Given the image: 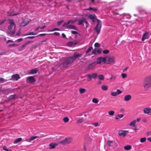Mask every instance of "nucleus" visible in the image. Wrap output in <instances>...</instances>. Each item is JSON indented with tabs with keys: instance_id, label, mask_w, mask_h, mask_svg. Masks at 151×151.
Wrapping results in <instances>:
<instances>
[{
	"instance_id": "1",
	"label": "nucleus",
	"mask_w": 151,
	"mask_h": 151,
	"mask_svg": "<svg viewBox=\"0 0 151 151\" xmlns=\"http://www.w3.org/2000/svg\"><path fill=\"white\" fill-rule=\"evenodd\" d=\"M10 25L8 27V30L7 34H9L10 36L13 37L15 32V25L13 20H10Z\"/></svg>"
},
{
	"instance_id": "2",
	"label": "nucleus",
	"mask_w": 151,
	"mask_h": 151,
	"mask_svg": "<svg viewBox=\"0 0 151 151\" xmlns=\"http://www.w3.org/2000/svg\"><path fill=\"white\" fill-rule=\"evenodd\" d=\"M144 88L147 90L151 87V76L146 78L144 82Z\"/></svg>"
},
{
	"instance_id": "3",
	"label": "nucleus",
	"mask_w": 151,
	"mask_h": 151,
	"mask_svg": "<svg viewBox=\"0 0 151 151\" xmlns=\"http://www.w3.org/2000/svg\"><path fill=\"white\" fill-rule=\"evenodd\" d=\"M74 61L73 58L72 57H69L65 60L61 65L64 68H67L68 65L71 64Z\"/></svg>"
},
{
	"instance_id": "4",
	"label": "nucleus",
	"mask_w": 151,
	"mask_h": 151,
	"mask_svg": "<svg viewBox=\"0 0 151 151\" xmlns=\"http://www.w3.org/2000/svg\"><path fill=\"white\" fill-rule=\"evenodd\" d=\"M72 142L71 138H66L63 140L60 141L58 142V144H62V145H65L69 144Z\"/></svg>"
},
{
	"instance_id": "5",
	"label": "nucleus",
	"mask_w": 151,
	"mask_h": 151,
	"mask_svg": "<svg viewBox=\"0 0 151 151\" xmlns=\"http://www.w3.org/2000/svg\"><path fill=\"white\" fill-rule=\"evenodd\" d=\"M101 26V21L100 20L98 19L97 24L96 27L94 28V29L97 32L98 34H99L100 32Z\"/></svg>"
},
{
	"instance_id": "6",
	"label": "nucleus",
	"mask_w": 151,
	"mask_h": 151,
	"mask_svg": "<svg viewBox=\"0 0 151 151\" xmlns=\"http://www.w3.org/2000/svg\"><path fill=\"white\" fill-rule=\"evenodd\" d=\"M107 64H114L115 63V58L114 57H110L106 58Z\"/></svg>"
},
{
	"instance_id": "7",
	"label": "nucleus",
	"mask_w": 151,
	"mask_h": 151,
	"mask_svg": "<svg viewBox=\"0 0 151 151\" xmlns=\"http://www.w3.org/2000/svg\"><path fill=\"white\" fill-rule=\"evenodd\" d=\"M45 136L42 135H41L38 136H32V137H30V138L29 139H26L25 141H26L28 142H31V141L34 140V139H36V138H40L43 137Z\"/></svg>"
},
{
	"instance_id": "8",
	"label": "nucleus",
	"mask_w": 151,
	"mask_h": 151,
	"mask_svg": "<svg viewBox=\"0 0 151 151\" xmlns=\"http://www.w3.org/2000/svg\"><path fill=\"white\" fill-rule=\"evenodd\" d=\"M106 60V58L100 57L98 58L96 60V63L98 64H100L102 62H104Z\"/></svg>"
},
{
	"instance_id": "9",
	"label": "nucleus",
	"mask_w": 151,
	"mask_h": 151,
	"mask_svg": "<svg viewBox=\"0 0 151 151\" xmlns=\"http://www.w3.org/2000/svg\"><path fill=\"white\" fill-rule=\"evenodd\" d=\"M27 82L28 83H32L35 81V80L32 76L28 77L27 78Z\"/></svg>"
},
{
	"instance_id": "10",
	"label": "nucleus",
	"mask_w": 151,
	"mask_h": 151,
	"mask_svg": "<svg viewBox=\"0 0 151 151\" xmlns=\"http://www.w3.org/2000/svg\"><path fill=\"white\" fill-rule=\"evenodd\" d=\"M128 133V131L121 130L119 132L118 134L119 136H122L124 137L127 135Z\"/></svg>"
},
{
	"instance_id": "11",
	"label": "nucleus",
	"mask_w": 151,
	"mask_h": 151,
	"mask_svg": "<svg viewBox=\"0 0 151 151\" xmlns=\"http://www.w3.org/2000/svg\"><path fill=\"white\" fill-rule=\"evenodd\" d=\"M122 92V91L119 89H117L115 92H112L111 93V95L113 96H116Z\"/></svg>"
},
{
	"instance_id": "12",
	"label": "nucleus",
	"mask_w": 151,
	"mask_h": 151,
	"mask_svg": "<svg viewBox=\"0 0 151 151\" xmlns=\"http://www.w3.org/2000/svg\"><path fill=\"white\" fill-rule=\"evenodd\" d=\"M63 27H65L66 28L70 29H73L75 30H77V27L74 25L69 24L65 25V26L63 25Z\"/></svg>"
},
{
	"instance_id": "13",
	"label": "nucleus",
	"mask_w": 151,
	"mask_h": 151,
	"mask_svg": "<svg viewBox=\"0 0 151 151\" xmlns=\"http://www.w3.org/2000/svg\"><path fill=\"white\" fill-rule=\"evenodd\" d=\"M149 38V36L148 33L147 32H146L143 34L142 40V41H144L145 40L148 39Z\"/></svg>"
},
{
	"instance_id": "14",
	"label": "nucleus",
	"mask_w": 151,
	"mask_h": 151,
	"mask_svg": "<svg viewBox=\"0 0 151 151\" xmlns=\"http://www.w3.org/2000/svg\"><path fill=\"white\" fill-rule=\"evenodd\" d=\"M59 144H58V142L57 143L52 142L50 143L49 145L50 147L49 149H54L55 148V147L57 146Z\"/></svg>"
},
{
	"instance_id": "15",
	"label": "nucleus",
	"mask_w": 151,
	"mask_h": 151,
	"mask_svg": "<svg viewBox=\"0 0 151 151\" xmlns=\"http://www.w3.org/2000/svg\"><path fill=\"white\" fill-rule=\"evenodd\" d=\"M77 44V42L75 41H70L68 42L67 44V45L69 47H73Z\"/></svg>"
},
{
	"instance_id": "16",
	"label": "nucleus",
	"mask_w": 151,
	"mask_h": 151,
	"mask_svg": "<svg viewBox=\"0 0 151 151\" xmlns=\"http://www.w3.org/2000/svg\"><path fill=\"white\" fill-rule=\"evenodd\" d=\"M81 54L74 53L73 56L71 57L73 58L74 61L76 59L81 57Z\"/></svg>"
},
{
	"instance_id": "17",
	"label": "nucleus",
	"mask_w": 151,
	"mask_h": 151,
	"mask_svg": "<svg viewBox=\"0 0 151 151\" xmlns=\"http://www.w3.org/2000/svg\"><path fill=\"white\" fill-rule=\"evenodd\" d=\"M96 64L95 63L89 64L88 65V69H91L93 68L96 65Z\"/></svg>"
},
{
	"instance_id": "18",
	"label": "nucleus",
	"mask_w": 151,
	"mask_h": 151,
	"mask_svg": "<svg viewBox=\"0 0 151 151\" xmlns=\"http://www.w3.org/2000/svg\"><path fill=\"white\" fill-rule=\"evenodd\" d=\"M131 97L130 95H127L124 96V100L125 101H128L131 99Z\"/></svg>"
},
{
	"instance_id": "19",
	"label": "nucleus",
	"mask_w": 151,
	"mask_h": 151,
	"mask_svg": "<svg viewBox=\"0 0 151 151\" xmlns=\"http://www.w3.org/2000/svg\"><path fill=\"white\" fill-rule=\"evenodd\" d=\"M38 70L37 68H34L32 69L29 72V74H35L37 73Z\"/></svg>"
},
{
	"instance_id": "20",
	"label": "nucleus",
	"mask_w": 151,
	"mask_h": 151,
	"mask_svg": "<svg viewBox=\"0 0 151 151\" xmlns=\"http://www.w3.org/2000/svg\"><path fill=\"white\" fill-rule=\"evenodd\" d=\"M76 21V20L73 21L72 20H70L68 21L67 23L65 22L63 24V26H65L66 25H68L70 24H73Z\"/></svg>"
},
{
	"instance_id": "21",
	"label": "nucleus",
	"mask_w": 151,
	"mask_h": 151,
	"mask_svg": "<svg viewBox=\"0 0 151 151\" xmlns=\"http://www.w3.org/2000/svg\"><path fill=\"white\" fill-rule=\"evenodd\" d=\"M12 78L16 81H17L20 78L18 74H14L12 76Z\"/></svg>"
},
{
	"instance_id": "22",
	"label": "nucleus",
	"mask_w": 151,
	"mask_h": 151,
	"mask_svg": "<svg viewBox=\"0 0 151 151\" xmlns=\"http://www.w3.org/2000/svg\"><path fill=\"white\" fill-rule=\"evenodd\" d=\"M29 21H26L25 20L23 21L21 23L20 26L24 27L28 24Z\"/></svg>"
},
{
	"instance_id": "23",
	"label": "nucleus",
	"mask_w": 151,
	"mask_h": 151,
	"mask_svg": "<svg viewBox=\"0 0 151 151\" xmlns=\"http://www.w3.org/2000/svg\"><path fill=\"white\" fill-rule=\"evenodd\" d=\"M16 96L15 94L11 95L8 97V99L9 101L15 100L16 99Z\"/></svg>"
},
{
	"instance_id": "24",
	"label": "nucleus",
	"mask_w": 151,
	"mask_h": 151,
	"mask_svg": "<svg viewBox=\"0 0 151 151\" xmlns=\"http://www.w3.org/2000/svg\"><path fill=\"white\" fill-rule=\"evenodd\" d=\"M85 18H83L81 19H80L78 21V25H82L83 24V23L85 22Z\"/></svg>"
},
{
	"instance_id": "25",
	"label": "nucleus",
	"mask_w": 151,
	"mask_h": 151,
	"mask_svg": "<svg viewBox=\"0 0 151 151\" xmlns=\"http://www.w3.org/2000/svg\"><path fill=\"white\" fill-rule=\"evenodd\" d=\"M26 46L24 44L21 46L19 47L18 49V50L19 51H21L23 50L25 48Z\"/></svg>"
},
{
	"instance_id": "26",
	"label": "nucleus",
	"mask_w": 151,
	"mask_h": 151,
	"mask_svg": "<svg viewBox=\"0 0 151 151\" xmlns=\"http://www.w3.org/2000/svg\"><path fill=\"white\" fill-rule=\"evenodd\" d=\"M151 109L149 108H146L144 109V112L145 114H148L150 113Z\"/></svg>"
},
{
	"instance_id": "27",
	"label": "nucleus",
	"mask_w": 151,
	"mask_h": 151,
	"mask_svg": "<svg viewBox=\"0 0 151 151\" xmlns=\"http://www.w3.org/2000/svg\"><path fill=\"white\" fill-rule=\"evenodd\" d=\"M22 140L21 138H19L16 139L13 142V143L16 144L21 142Z\"/></svg>"
},
{
	"instance_id": "28",
	"label": "nucleus",
	"mask_w": 151,
	"mask_h": 151,
	"mask_svg": "<svg viewBox=\"0 0 151 151\" xmlns=\"http://www.w3.org/2000/svg\"><path fill=\"white\" fill-rule=\"evenodd\" d=\"M124 116V115L122 114H118L116 116L115 118L116 119H119L121 118Z\"/></svg>"
},
{
	"instance_id": "29",
	"label": "nucleus",
	"mask_w": 151,
	"mask_h": 151,
	"mask_svg": "<svg viewBox=\"0 0 151 151\" xmlns=\"http://www.w3.org/2000/svg\"><path fill=\"white\" fill-rule=\"evenodd\" d=\"M136 123V120H134L133 121L131 122L129 124L130 126H133V127H135V124Z\"/></svg>"
},
{
	"instance_id": "30",
	"label": "nucleus",
	"mask_w": 151,
	"mask_h": 151,
	"mask_svg": "<svg viewBox=\"0 0 151 151\" xmlns=\"http://www.w3.org/2000/svg\"><path fill=\"white\" fill-rule=\"evenodd\" d=\"M124 149L125 150H129L131 149V146L129 145L125 146L124 147Z\"/></svg>"
},
{
	"instance_id": "31",
	"label": "nucleus",
	"mask_w": 151,
	"mask_h": 151,
	"mask_svg": "<svg viewBox=\"0 0 151 151\" xmlns=\"http://www.w3.org/2000/svg\"><path fill=\"white\" fill-rule=\"evenodd\" d=\"M37 34L36 33H34L33 32H30L28 33L25 34H24L23 36H27L28 35H35Z\"/></svg>"
},
{
	"instance_id": "32",
	"label": "nucleus",
	"mask_w": 151,
	"mask_h": 151,
	"mask_svg": "<svg viewBox=\"0 0 151 151\" xmlns=\"http://www.w3.org/2000/svg\"><path fill=\"white\" fill-rule=\"evenodd\" d=\"M88 18L91 20L92 22H93L95 21L94 18V17L92 15H90L88 17Z\"/></svg>"
},
{
	"instance_id": "33",
	"label": "nucleus",
	"mask_w": 151,
	"mask_h": 151,
	"mask_svg": "<svg viewBox=\"0 0 151 151\" xmlns=\"http://www.w3.org/2000/svg\"><path fill=\"white\" fill-rule=\"evenodd\" d=\"M86 91V89L81 88L79 89V91L80 93L81 94H82L84 92H85Z\"/></svg>"
},
{
	"instance_id": "34",
	"label": "nucleus",
	"mask_w": 151,
	"mask_h": 151,
	"mask_svg": "<svg viewBox=\"0 0 151 151\" xmlns=\"http://www.w3.org/2000/svg\"><path fill=\"white\" fill-rule=\"evenodd\" d=\"M111 77L109 79L107 78V80H113V81H114L115 80V79L116 78V76H113L112 75H111Z\"/></svg>"
},
{
	"instance_id": "35",
	"label": "nucleus",
	"mask_w": 151,
	"mask_h": 151,
	"mask_svg": "<svg viewBox=\"0 0 151 151\" xmlns=\"http://www.w3.org/2000/svg\"><path fill=\"white\" fill-rule=\"evenodd\" d=\"M93 78V79H96L98 76V75L97 73H93L91 75Z\"/></svg>"
},
{
	"instance_id": "36",
	"label": "nucleus",
	"mask_w": 151,
	"mask_h": 151,
	"mask_svg": "<svg viewBox=\"0 0 151 151\" xmlns=\"http://www.w3.org/2000/svg\"><path fill=\"white\" fill-rule=\"evenodd\" d=\"M87 77H88V79H87V81H89L91 80L92 77L91 75L90 74H88L87 75Z\"/></svg>"
},
{
	"instance_id": "37",
	"label": "nucleus",
	"mask_w": 151,
	"mask_h": 151,
	"mask_svg": "<svg viewBox=\"0 0 151 151\" xmlns=\"http://www.w3.org/2000/svg\"><path fill=\"white\" fill-rule=\"evenodd\" d=\"M84 120L83 118H82L81 119H79L77 121V123L80 124L82 123Z\"/></svg>"
},
{
	"instance_id": "38",
	"label": "nucleus",
	"mask_w": 151,
	"mask_h": 151,
	"mask_svg": "<svg viewBox=\"0 0 151 151\" xmlns=\"http://www.w3.org/2000/svg\"><path fill=\"white\" fill-rule=\"evenodd\" d=\"M102 89L104 91H106L107 90L108 87L106 85H103L101 86Z\"/></svg>"
},
{
	"instance_id": "39",
	"label": "nucleus",
	"mask_w": 151,
	"mask_h": 151,
	"mask_svg": "<svg viewBox=\"0 0 151 151\" xmlns=\"http://www.w3.org/2000/svg\"><path fill=\"white\" fill-rule=\"evenodd\" d=\"M99 79L100 80H103L104 79V76L102 75H100L98 76Z\"/></svg>"
},
{
	"instance_id": "40",
	"label": "nucleus",
	"mask_w": 151,
	"mask_h": 151,
	"mask_svg": "<svg viewBox=\"0 0 151 151\" xmlns=\"http://www.w3.org/2000/svg\"><path fill=\"white\" fill-rule=\"evenodd\" d=\"M146 140V138L145 137H142L140 139V142H145Z\"/></svg>"
},
{
	"instance_id": "41",
	"label": "nucleus",
	"mask_w": 151,
	"mask_h": 151,
	"mask_svg": "<svg viewBox=\"0 0 151 151\" xmlns=\"http://www.w3.org/2000/svg\"><path fill=\"white\" fill-rule=\"evenodd\" d=\"M88 10H92L94 11H96L97 10V9L96 8H92L91 7H89L88 9H87Z\"/></svg>"
},
{
	"instance_id": "42",
	"label": "nucleus",
	"mask_w": 151,
	"mask_h": 151,
	"mask_svg": "<svg viewBox=\"0 0 151 151\" xmlns=\"http://www.w3.org/2000/svg\"><path fill=\"white\" fill-rule=\"evenodd\" d=\"M114 111H110L108 112L109 114L111 116H113L114 114Z\"/></svg>"
},
{
	"instance_id": "43",
	"label": "nucleus",
	"mask_w": 151,
	"mask_h": 151,
	"mask_svg": "<svg viewBox=\"0 0 151 151\" xmlns=\"http://www.w3.org/2000/svg\"><path fill=\"white\" fill-rule=\"evenodd\" d=\"M93 49V47H90L88 50L86 51V53H88L89 52L91 51Z\"/></svg>"
},
{
	"instance_id": "44",
	"label": "nucleus",
	"mask_w": 151,
	"mask_h": 151,
	"mask_svg": "<svg viewBox=\"0 0 151 151\" xmlns=\"http://www.w3.org/2000/svg\"><path fill=\"white\" fill-rule=\"evenodd\" d=\"M92 102L95 103H97L98 102V100L96 98H93L92 100Z\"/></svg>"
},
{
	"instance_id": "45",
	"label": "nucleus",
	"mask_w": 151,
	"mask_h": 151,
	"mask_svg": "<svg viewBox=\"0 0 151 151\" xmlns=\"http://www.w3.org/2000/svg\"><path fill=\"white\" fill-rule=\"evenodd\" d=\"M63 120L66 123L68 122L69 119L68 117H65L63 119Z\"/></svg>"
},
{
	"instance_id": "46",
	"label": "nucleus",
	"mask_w": 151,
	"mask_h": 151,
	"mask_svg": "<svg viewBox=\"0 0 151 151\" xmlns=\"http://www.w3.org/2000/svg\"><path fill=\"white\" fill-rule=\"evenodd\" d=\"M118 1L122 4H124L127 1L126 0H118Z\"/></svg>"
},
{
	"instance_id": "47",
	"label": "nucleus",
	"mask_w": 151,
	"mask_h": 151,
	"mask_svg": "<svg viewBox=\"0 0 151 151\" xmlns=\"http://www.w3.org/2000/svg\"><path fill=\"white\" fill-rule=\"evenodd\" d=\"M92 53L95 55L97 54V50L96 49H94L92 50Z\"/></svg>"
},
{
	"instance_id": "48",
	"label": "nucleus",
	"mask_w": 151,
	"mask_h": 151,
	"mask_svg": "<svg viewBox=\"0 0 151 151\" xmlns=\"http://www.w3.org/2000/svg\"><path fill=\"white\" fill-rule=\"evenodd\" d=\"M18 46V45H17V44H10V45H8V47H10L11 46L14 47H16V46Z\"/></svg>"
},
{
	"instance_id": "49",
	"label": "nucleus",
	"mask_w": 151,
	"mask_h": 151,
	"mask_svg": "<svg viewBox=\"0 0 151 151\" xmlns=\"http://www.w3.org/2000/svg\"><path fill=\"white\" fill-rule=\"evenodd\" d=\"M3 150H5L6 151H12V150H8L6 147V146H4L3 147Z\"/></svg>"
},
{
	"instance_id": "50",
	"label": "nucleus",
	"mask_w": 151,
	"mask_h": 151,
	"mask_svg": "<svg viewBox=\"0 0 151 151\" xmlns=\"http://www.w3.org/2000/svg\"><path fill=\"white\" fill-rule=\"evenodd\" d=\"M97 50V53L100 54L101 53L102 50L101 48H99Z\"/></svg>"
},
{
	"instance_id": "51",
	"label": "nucleus",
	"mask_w": 151,
	"mask_h": 151,
	"mask_svg": "<svg viewBox=\"0 0 151 151\" xmlns=\"http://www.w3.org/2000/svg\"><path fill=\"white\" fill-rule=\"evenodd\" d=\"M121 76H122V78H125L127 76V74L124 73H122L121 74Z\"/></svg>"
},
{
	"instance_id": "52",
	"label": "nucleus",
	"mask_w": 151,
	"mask_h": 151,
	"mask_svg": "<svg viewBox=\"0 0 151 151\" xmlns=\"http://www.w3.org/2000/svg\"><path fill=\"white\" fill-rule=\"evenodd\" d=\"M109 52V51L108 50H104L103 51V53L104 54H107Z\"/></svg>"
},
{
	"instance_id": "53",
	"label": "nucleus",
	"mask_w": 151,
	"mask_h": 151,
	"mask_svg": "<svg viewBox=\"0 0 151 151\" xmlns=\"http://www.w3.org/2000/svg\"><path fill=\"white\" fill-rule=\"evenodd\" d=\"M63 20H62L60 21H59L57 23V25L58 26H60V25H61L63 22Z\"/></svg>"
},
{
	"instance_id": "54",
	"label": "nucleus",
	"mask_w": 151,
	"mask_h": 151,
	"mask_svg": "<svg viewBox=\"0 0 151 151\" xmlns=\"http://www.w3.org/2000/svg\"><path fill=\"white\" fill-rule=\"evenodd\" d=\"M100 45L99 43L96 42L94 44V46L96 47H99Z\"/></svg>"
},
{
	"instance_id": "55",
	"label": "nucleus",
	"mask_w": 151,
	"mask_h": 151,
	"mask_svg": "<svg viewBox=\"0 0 151 151\" xmlns=\"http://www.w3.org/2000/svg\"><path fill=\"white\" fill-rule=\"evenodd\" d=\"M36 36H28L26 38H28L29 39H32L35 38Z\"/></svg>"
},
{
	"instance_id": "56",
	"label": "nucleus",
	"mask_w": 151,
	"mask_h": 151,
	"mask_svg": "<svg viewBox=\"0 0 151 151\" xmlns=\"http://www.w3.org/2000/svg\"><path fill=\"white\" fill-rule=\"evenodd\" d=\"M113 143V142L112 141H108L107 142V145L110 146V145H111V144L112 143Z\"/></svg>"
},
{
	"instance_id": "57",
	"label": "nucleus",
	"mask_w": 151,
	"mask_h": 151,
	"mask_svg": "<svg viewBox=\"0 0 151 151\" xmlns=\"http://www.w3.org/2000/svg\"><path fill=\"white\" fill-rule=\"evenodd\" d=\"M21 33V29H19L17 32L16 34V35L17 36H19L20 35Z\"/></svg>"
},
{
	"instance_id": "58",
	"label": "nucleus",
	"mask_w": 151,
	"mask_h": 151,
	"mask_svg": "<svg viewBox=\"0 0 151 151\" xmlns=\"http://www.w3.org/2000/svg\"><path fill=\"white\" fill-rule=\"evenodd\" d=\"M84 22L86 24V28H87L89 26V24L86 20H85Z\"/></svg>"
},
{
	"instance_id": "59",
	"label": "nucleus",
	"mask_w": 151,
	"mask_h": 151,
	"mask_svg": "<svg viewBox=\"0 0 151 151\" xmlns=\"http://www.w3.org/2000/svg\"><path fill=\"white\" fill-rule=\"evenodd\" d=\"M99 123L98 122L93 123L92 124V125L94 126L95 127H97Z\"/></svg>"
},
{
	"instance_id": "60",
	"label": "nucleus",
	"mask_w": 151,
	"mask_h": 151,
	"mask_svg": "<svg viewBox=\"0 0 151 151\" xmlns=\"http://www.w3.org/2000/svg\"><path fill=\"white\" fill-rule=\"evenodd\" d=\"M71 32L73 34H78L77 32L74 31H72Z\"/></svg>"
},
{
	"instance_id": "61",
	"label": "nucleus",
	"mask_w": 151,
	"mask_h": 151,
	"mask_svg": "<svg viewBox=\"0 0 151 151\" xmlns=\"http://www.w3.org/2000/svg\"><path fill=\"white\" fill-rule=\"evenodd\" d=\"M32 42H33V41H29L27 42L25 44H24L26 46L27 44Z\"/></svg>"
},
{
	"instance_id": "62",
	"label": "nucleus",
	"mask_w": 151,
	"mask_h": 151,
	"mask_svg": "<svg viewBox=\"0 0 151 151\" xmlns=\"http://www.w3.org/2000/svg\"><path fill=\"white\" fill-rule=\"evenodd\" d=\"M53 34L54 35H57V36H59L60 35V33L58 32H55Z\"/></svg>"
},
{
	"instance_id": "63",
	"label": "nucleus",
	"mask_w": 151,
	"mask_h": 151,
	"mask_svg": "<svg viewBox=\"0 0 151 151\" xmlns=\"http://www.w3.org/2000/svg\"><path fill=\"white\" fill-rule=\"evenodd\" d=\"M22 40H23V39L22 38H20V39L17 40H16V41H17L18 42H20L22 41Z\"/></svg>"
},
{
	"instance_id": "64",
	"label": "nucleus",
	"mask_w": 151,
	"mask_h": 151,
	"mask_svg": "<svg viewBox=\"0 0 151 151\" xmlns=\"http://www.w3.org/2000/svg\"><path fill=\"white\" fill-rule=\"evenodd\" d=\"M6 19H5L4 20H3L1 21L0 22V25H1L2 24H3L4 22L5 21Z\"/></svg>"
}]
</instances>
